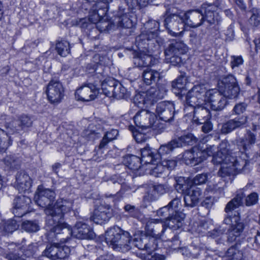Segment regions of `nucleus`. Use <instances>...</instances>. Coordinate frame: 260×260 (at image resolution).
I'll list each match as a JSON object with an SVG mask.
<instances>
[{
	"mask_svg": "<svg viewBox=\"0 0 260 260\" xmlns=\"http://www.w3.org/2000/svg\"><path fill=\"white\" fill-rule=\"evenodd\" d=\"M211 145L203 150L193 147L186 151L182 159L187 165L195 166L203 161L208 156H212V161L214 165H221L218 175L222 178L233 176L242 172L248 164L246 155L241 151L233 152L227 148L225 142L220 144L218 150Z\"/></svg>",
	"mask_w": 260,
	"mask_h": 260,
	"instance_id": "obj_1",
	"label": "nucleus"
},
{
	"mask_svg": "<svg viewBox=\"0 0 260 260\" xmlns=\"http://www.w3.org/2000/svg\"><path fill=\"white\" fill-rule=\"evenodd\" d=\"M73 201L70 199H58L53 208L45 210L47 215L46 229L49 232V238H55L61 242H65L72 233L69 225L63 222V215L73 208Z\"/></svg>",
	"mask_w": 260,
	"mask_h": 260,
	"instance_id": "obj_2",
	"label": "nucleus"
},
{
	"mask_svg": "<svg viewBox=\"0 0 260 260\" xmlns=\"http://www.w3.org/2000/svg\"><path fill=\"white\" fill-rule=\"evenodd\" d=\"M147 34H141L136 38L138 51L134 53V63L136 67H143L154 64L152 56L158 46H154V43H147Z\"/></svg>",
	"mask_w": 260,
	"mask_h": 260,
	"instance_id": "obj_3",
	"label": "nucleus"
},
{
	"mask_svg": "<svg viewBox=\"0 0 260 260\" xmlns=\"http://www.w3.org/2000/svg\"><path fill=\"white\" fill-rule=\"evenodd\" d=\"M105 240L108 245L116 250L125 252L131 249L129 234L119 227L114 226L107 231Z\"/></svg>",
	"mask_w": 260,
	"mask_h": 260,
	"instance_id": "obj_4",
	"label": "nucleus"
},
{
	"mask_svg": "<svg viewBox=\"0 0 260 260\" xmlns=\"http://www.w3.org/2000/svg\"><path fill=\"white\" fill-rule=\"evenodd\" d=\"M134 120L137 126L145 128H151L157 133H160L164 128L156 115L147 110L143 109L137 112Z\"/></svg>",
	"mask_w": 260,
	"mask_h": 260,
	"instance_id": "obj_5",
	"label": "nucleus"
},
{
	"mask_svg": "<svg viewBox=\"0 0 260 260\" xmlns=\"http://www.w3.org/2000/svg\"><path fill=\"white\" fill-rule=\"evenodd\" d=\"M218 89L227 99L236 98L239 92L240 87L235 77L229 75L223 77L218 82Z\"/></svg>",
	"mask_w": 260,
	"mask_h": 260,
	"instance_id": "obj_6",
	"label": "nucleus"
},
{
	"mask_svg": "<svg viewBox=\"0 0 260 260\" xmlns=\"http://www.w3.org/2000/svg\"><path fill=\"white\" fill-rule=\"evenodd\" d=\"M157 214L160 217V218L159 219H152L151 222L149 224H147L146 228H147V231L150 236L156 239H159L161 238L162 234L165 230L163 224L156 225L155 226H154L153 228L150 229L152 226L151 224L152 223H155L159 220L167 221L172 215V212L171 211H170L169 206H166L160 208L157 211Z\"/></svg>",
	"mask_w": 260,
	"mask_h": 260,
	"instance_id": "obj_7",
	"label": "nucleus"
},
{
	"mask_svg": "<svg viewBox=\"0 0 260 260\" xmlns=\"http://www.w3.org/2000/svg\"><path fill=\"white\" fill-rule=\"evenodd\" d=\"M207 90L204 84L194 86L186 95V105L193 108L205 105Z\"/></svg>",
	"mask_w": 260,
	"mask_h": 260,
	"instance_id": "obj_8",
	"label": "nucleus"
},
{
	"mask_svg": "<svg viewBox=\"0 0 260 260\" xmlns=\"http://www.w3.org/2000/svg\"><path fill=\"white\" fill-rule=\"evenodd\" d=\"M226 98L219 89H211L207 90L205 106L209 107L214 111L222 110L227 104Z\"/></svg>",
	"mask_w": 260,
	"mask_h": 260,
	"instance_id": "obj_9",
	"label": "nucleus"
},
{
	"mask_svg": "<svg viewBox=\"0 0 260 260\" xmlns=\"http://www.w3.org/2000/svg\"><path fill=\"white\" fill-rule=\"evenodd\" d=\"M218 6L214 4L204 3L201 7L205 23L207 26L216 25L221 21V17L217 12Z\"/></svg>",
	"mask_w": 260,
	"mask_h": 260,
	"instance_id": "obj_10",
	"label": "nucleus"
},
{
	"mask_svg": "<svg viewBox=\"0 0 260 260\" xmlns=\"http://www.w3.org/2000/svg\"><path fill=\"white\" fill-rule=\"evenodd\" d=\"M48 101L58 104L63 99L64 90L62 83L57 79H52L48 83L45 90Z\"/></svg>",
	"mask_w": 260,
	"mask_h": 260,
	"instance_id": "obj_11",
	"label": "nucleus"
},
{
	"mask_svg": "<svg viewBox=\"0 0 260 260\" xmlns=\"http://www.w3.org/2000/svg\"><path fill=\"white\" fill-rule=\"evenodd\" d=\"M178 11L175 13L169 15L164 20V25L168 32L173 37L181 36L184 30V23L180 20Z\"/></svg>",
	"mask_w": 260,
	"mask_h": 260,
	"instance_id": "obj_12",
	"label": "nucleus"
},
{
	"mask_svg": "<svg viewBox=\"0 0 260 260\" xmlns=\"http://www.w3.org/2000/svg\"><path fill=\"white\" fill-rule=\"evenodd\" d=\"M223 221L225 224L230 226L228 240L229 242H232L240 235L243 230L244 225L240 221L238 213L228 215L224 218Z\"/></svg>",
	"mask_w": 260,
	"mask_h": 260,
	"instance_id": "obj_13",
	"label": "nucleus"
},
{
	"mask_svg": "<svg viewBox=\"0 0 260 260\" xmlns=\"http://www.w3.org/2000/svg\"><path fill=\"white\" fill-rule=\"evenodd\" d=\"M179 18L182 22L190 27H199L203 24H205L204 17L200 10H190L186 12L179 10Z\"/></svg>",
	"mask_w": 260,
	"mask_h": 260,
	"instance_id": "obj_14",
	"label": "nucleus"
},
{
	"mask_svg": "<svg viewBox=\"0 0 260 260\" xmlns=\"http://www.w3.org/2000/svg\"><path fill=\"white\" fill-rule=\"evenodd\" d=\"M179 189H181L184 195V201L187 207H193L198 205L202 196L200 188L192 185L186 188L185 185L178 184Z\"/></svg>",
	"mask_w": 260,
	"mask_h": 260,
	"instance_id": "obj_15",
	"label": "nucleus"
},
{
	"mask_svg": "<svg viewBox=\"0 0 260 260\" xmlns=\"http://www.w3.org/2000/svg\"><path fill=\"white\" fill-rule=\"evenodd\" d=\"M162 96L158 95V91L154 88H150L146 92L138 93L134 98L135 104L141 108H148L151 106L158 99Z\"/></svg>",
	"mask_w": 260,
	"mask_h": 260,
	"instance_id": "obj_16",
	"label": "nucleus"
},
{
	"mask_svg": "<svg viewBox=\"0 0 260 260\" xmlns=\"http://www.w3.org/2000/svg\"><path fill=\"white\" fill-rule=\"evenodd\" d=\"M55 197V193L53 191L39 186L35 194L34 200L39 206L44 208L45 211L46 209L53 208Z\"/></svg>",
	"mask_w": 260,
	"mask_h": 260,
	"instance_id": "obj_17",
	"label": "nucleus"
},
{
	"mask_svg": "<svg viewBox=\"0 0 260 260\" xmlns=\"http://www.w3.org/2000/svg\"><path fill=\"white\" fill-rule=\"evenodd\" d=\"M32 124V120L31 118L27 115L23 114L18 116L17 119L7 123L6 127L10 133L20 134L27 131Z\"/></svg>",
	"mask_w": 260,
	"mask_h": 260,
	"instance_id": "obj_18",
	"label": "nucleus"
},
{
	"mask_svg": "<svg viewBox=\"0 0 260 260\" xmlns=\"http://www.w3.org/2000/svg\"><path fill=\"white\" fill-rule=\"evenodd\" d=\"M30 199L26 196L16 197L13 202V213L15 216L22 217L31 211Z\"/></svg>",
	"mask_w": 260,
	"mask_h": 260,
	"instance_id": "obj_19",
	"label": "nucleus"
},
{
	"mask_svg": "<svg viewBox=\"0 0 260 260\" xmlns=\"http://www.w3.org/2000/svg\"><path fill=\"white\" fill-rule=\"evenodd\" d=\"M72 233L69 237L71 235H73L75 237L78 239H92L94 237V233L91 228L88 226L86 223H83L81 221H78L76 224L73 230L71 228ZM69 238L65 242H61L60 240H57L59 241L60 243H63L67 242Z\"/></svg>",
	"mask_w": 260,
	"mask_h": 260,
	"instance_id": "obj_20",
	"label": "nucleus"
},
{
	"mask_svg": "<svg viewBox=\"0 0 260 260\" xmlns=\"http://www.w3.org/2000/svg\"><path fill=\"white\" fill-rule=\"evenodd\" d=\"M156 112L161 120L166 122L170 121L174 116V105L169 102H160L156 106Z\"/></svg>",
	"mask_w": 260,
	"mask_h": 260,
	"instance_id": "obj_21",
	"label": "nucleus"
},
{
	"mask_svg": "<svg viewBox=\"0 0 260 260\" xmlns=\"http://www.w3.org/2000/svg\"><path fill=\"white\" fill-rule=\"evenodd\" d=\"M99 93V90L94 85L89 84L78 89L75 96L78 100L87 102L94 100Z\"/></svg>",
	"mask_w": 260,
	"mask_h": 260,
	"instance_id": "obj_22",
	"label": "nucleus"
},
{
	"mask_svg": "<svg viewBox=\"0 0 260 260\" xmlns=\"http://www.w3.org/2000/svg\"><path fill=\"white\" fill-rule=\"evenodd\" d=\"M247 122V116L242 115L228 120L223 123L221 127V132L223 134H228L234 129L242 128Z\"/></svg>",
	"mask_w": 260,
	"mask_h": 260,
	"instance_id": "obj_23",
	"label": "nucleus"
},
{
	"mask_svg": "<svg viewBox=\"0 0 260 260\" xmlns=\"http://www.w3.org/2000/svg\"><path fill=\"white\" fill-rule=\"evenodd\" d=\"M131 17V13L125 12L124 9L120 7L114 19V25L122 28H131L134 25V22Z\"/></svg>",
	"mask_w": 260,
	"mask_h": 260,
	"instance_id": "obj_24",
	"label": "nucleus"
},
{
	"mask_svg": "<svg viewBox=\"0 0 260 260\" xmlns=\"http://www.w3.org/2000/svg\"><path fill=\"white\" fill-rule=\"evenodd\" d=\"M111 216V213L110 207L101 205L94 210L91 219L97 224H102L108 221Z\"/></svg>",
	"mask_w": 260,
	"mask_h": 260,
	"instance_id": "obj_25",
	"label": "nucleus"
},
{
	"mask_svg": "<svg viewBox=\"0 0 260 260\" xmlns=\"http://www.w3.org/2000/svg\"><path fill=\"white\" fill-rule=\"evenodd\" d=\"M31 184V179L25 172L21 171L17 173L15 186L20 192L28 190Z\"/></svg>",
	"mask_w": 260,
	"mask_h": 260,
	"instance_id": "obj_26",
	"label": "nucleus"
},
{
	"mask_svg": "<svg viewBox=\"0 0 260 260\" xmlns=\"http://www.w3.org/2000/svg\"><path fill=\"white\" fill-rule=\"evenodd\" d=\"M200 105L193 108L192 120L198 124H202L208 121L210 118V114L208 107Z\"/></svg>",
	"mask_w": 260,
	"mask_h": 260,
	"instance_id": "obj_27",
	"label": "nucleus"
},
{
	"mask_svg": "<svg viewBox=\"0 0 260 260\" xmlns=\"http://www.w3.org/2000/svg\"><path fill=\"white\" fill-rule=\"evenodd\" d=\"M244 196L245 194L243 189L238 190L235 197L226 204L224 209L225 212L228 213L242 206Z\"/></svg>",
	"mask_w": 260,
	"mask_h": 260,
	"instance_id": "obj_28",
	"label": "nucleus"
},
{
	"mask_svg": "<svg viewBox=\"0 0 260 260\" xmlns=\"http://www.w3.org/2000/svg\"><path fill=\"white\" fill-rule=\"evenodd\" d=\"M185 217V215L183 213H174L166 221L167 224L170 229L176 230L182 225Z\"/></svg>",
	"mask_w": 260,
	"mask_h": 260,
	"instance_id": "obj_29",
	"label": "nucleus"
},
{
	"mask_svg": "<svg viewBox=\"0 0 260 260\" xmlns=\"http://www.w3.org/2000/svg\"><path fill=\"white\" fill-rule=\"evenodd\" d=\"M141 161L144 163L146 167L148 165H152L154 161L159 159L158 155L157 154H154L148 147L141 149Z\"/></svg>",
	"mask_w": 260,
	"mask_h": 260,
	"instance_id": "obj_30",
	"label": "nucleus"
},
{
	"mask_svg": "<svg viewBox=\"0 0 260 260\" xmlns=\"http://www.w3.org/2000/svg\"><path fill=\"white\" fill-rule=\"evenodd\" d=\"M197 141V138L192 134H188L172 140V143L175 146L180 147L186 145H192Z\"/></svg>",
	"mask_w": 260,
	"mask_h": 260,
	"instance_id": "obj_31",
	"label": "nucleus"
},
{
	"mask_svg": "<svg viewBox=\"0 0 260 260\" xmlns=\"http://www.w3.org/2000/svg\"><path fill=\"white\" fill-rule=\"evenodd\" d=\"M125 163L129 169L134 171L146 168L144 164H142L141 159L134 155L127 156L125 158Z\"/></svg>",
	"mask_w": 260,
	"mask_h": 260,
	"instance_id": "obj_32",
	"label": "nucleus"
},
{
	"mask_svg": "<svg viewBox=\"0 0 260 260\" xmlns=\"http://www.w3.org/2000/svg\"><path fill=\"white\" fill-rule=\"evenodd\" d=\"M98 3L93 4L92 8L89 10V19L90 20L95 23L98 20H102V18L105 16L107 13L106 7H103L101 9H97Z\"/></svg>",
	"mask_w": 260,
	"mask_h": 260,
	"instance_id": "obj_33",
	"label": "nucleus"
},
{
	"mask_svg": "<svg viewBox=\"0 0 260 260\" xmlns=\"http://www.w3.org/2000/svg\"><path fill=\"white\" fill-rule=\"evenodd\" d=\"M4 163L5 168L7 170H15L20 168L21 160L15 155H10L5 157L4 159Z\"/></svg>",
	"mask_w": 260,
	"mask_h": 260,
	"instance_id": "obj_34",
	"label": "nucleus"
},
{
	"mask_svg": "<svg viewBox=\"0 0 260 260\" xmlns=\"http://www.w3.org/2000/svg\"><path fill=\"white\" fill-rule=\"evenodd\" d=\"M142 77L144 82L147 85L155 83L159 78V73L155 71L147 68L143 71Z\"/></svg>",
	"mask_w": 260,
	"mask_h": 260,
	"instance_id": "obj_35",
	"label": "nucleus"
},
{
	"mask_svg": "<svg viewBox=\"0 0 260 260\" xmlns=\"http://www.w3.org/2000/svg\"><path fill=\"white\" fill-rule=\"evenodd\" d=\"M154 164L152 163V165H148L146 169H149V174L155 177H163L168 175V171L167 169L165 168L161 162L158 164L156 166H152Z\"/></svg>",
	"mask_w": 260,
	"mask_h": 260,
	"instance_id": "obj_36",
	"label": "nucleus"
},
{
	"mask_svg": "<svg viewBox=\"0 0 260 260\" xmlns=\"http://www.w3.org/2000/svg\"><path fill=\"white\" fill-rule=\"evenodd\" d=\"M152 30H150L147 32H143L142 34H147V37L146 39V42L147 43H153V40L157 36V30L158 29L159 27V23L155 20H150L147 23Z\"/></svg>",
	"mask_w": 260,
	"mask_h": 260,
	"instance_id": "obj_37",
	"label": "nucleus"
},
{
	"mask_svg": "<svg viewBox=\"0 0 260 260\" xmlns=\"http://www.w3.org/2000/svg\"><path fill=\"white\" fill-rule=\"evenodd\" d=\"M256 138L255 135L250 132L247 133L243 138L240 139L238 142V145L242 147L243 150L246 151L250 148V145L255 143Z\"/></svg>",
	"mask_w": 260,
	"mask_h": 260,
	"instance_id": "obj_38",
	"label": "nucleus"
},
{
	"mask_svg": "<svg viewBox=\"0 0 260 260\" xmlns=\"http://www.w3.org/2000/svg\"><path fill=\"white\" fill-rule=\"evenodd\" d=\"M185 44L181 42L175 41L172 43L166 49L165 53L166 56H170L173 54L183 53Z\"/></svg>",
	"mask_w": 260,
	"mask_h": 260,
	"instance_id": "obj_39",
	"label": "nucleus"
},
{
	"mask_svg": "<svg viewBox=\"0 0 260 260\" xmlns=\"http://www.w3.org/2000/svg\"><path fill=\"white\" fill-rule=\"evenodd\" d=\"M71 46L69 43L64 40L57 41L56 44L55 49L58 55L65 57L70 53Z\"/></svg>",
	"mask_w": 260,
	"mask_h": 260,
	"instance_id": "obj_40",
	"label": "nucleus"
},
{
	"mask_svg": "<svg viewBox=\"0 0 260 260\" xmlns=\"http://www.w3.org/2000/svg\"><path fill=\"white\" fill-rule=\"evenodd\" d=\"M116 81L111 79L105 81L102 84V87L104 93L107 96L114 97Z\"/></svg>",
	"mask_w": 260,
	"mask_h": 260,
	"instance_id": "obj_41",
	"label": "nucleus"
},
{
	"mask_svg": "<svg viewBox=\"0 0 260 260\" xmlns=\"http://www.w3.org/2000/svg\"><path fill=\"white\" fill-rule=\"evenodd\" d=\"M58 243L54 242L49 246H47L43 252V255L51 259L55 260L58 258Z\"/></svg>",
	"mask_w": 260,
	"mask_h": 260,
	"instance_id": "obj_42",
	"label": "nucleus"
},
{
	"mask_svg": "<svg viewBox=\"0 0 260 260\" xmlns=\"http://www.w3.org/2000/svg\"><path fill=\"white\" fill-rule=\"evenodd\" d=\"M12 144V141L7 134L0 128V152H4Z\"/></svg>",
	"mask_w": 260,
	"mask_h": 260,
	"instance_id": "obj_43",
	"label": "nucleus"
},
{
	"mask_svg": "<svg viewBox=\"0 0 260 260\" xmlns=\"http://www.w3.org/2000/svg\"><path fill=\"white\" fill-rule=\"evenodd\" d=\"M129 96V92L126 88L121 83L116 81L114 97L117 99L126 98Z\"/></svg>",
	"mask_w": 260,
	"mask_h": 260,
	"instance_id": "obj_44",
	"label": "nucleus"
},
{
	"mask_svg": "<svg viewBox=\"0 0 260 260\" xmlns=\"http://www.w3.org/2000/svg\"><path fill=\"white\" fill-rule=\"evenodd\" d=\"M147 239L146 238L145 239V241L142 240L141 238H135L133 240H132L130 239V243L128 244L131 248L132 247V245H134L135 247H138L140 249H145L147 250H152L154 249V248H152L150 246V245L146 242Z\"/></svg>",
	"mask_w": 260,
	"mask_h": 260,
	"instance_id": "obj_45",
	"label": "nucleus"
},
{
	"mask_svg": "<svg viewBox=\"0 0 260 260\" xmlns=\"http://www.w3.org/2000/svg\"><path fill=\"white\" fill-rule=\"evenodd\" d=\"M125 1L129 8L133 10L146 7L148 4L149 0H125Z\"/></svg>",
	"mask_w": 260,
	"mask_h": 260,
	"instance_id": "obj_46",
	"label": "nucleus"
},
{
	"mask_svg": "<svg viewBox=\"0 0 260 260\" xmlns=\"http://www.w3.org/2000/svg\"><path fill=\"white\" fill-rule=\"evenodd\" d=\"M185 79L183 77L178 78L175 81L172 82V86L174 92L176 93L182 92L184 88Z\"/></svg>",
	"mask_w": 260,
	"mask_h": 260,
	"instance_id": "obj_47",
	"label": "nucleus"
},
{
	"mask_svg": "<svg viewBox=\"0 0 260 260\" xmlns=\"http://www.w3.org/2000/svg\"><path fill=\"white\" fill-rule=\"evenodd\" d=\"M178 148L175 146L174 144H173L172 140L168 144L164 145H161L158 150V155L159 157L161 155H164L170 153L174 149Z\"/></svg>",
	"mask_w": 260,
	"mask_h": 260,
	"instance_id": "obj_48",
	"label": "nucleus"
},
{
	"mask_svg": "<svg viewBox=\"0 0 260 260\" xmlns=\"http://www.w3.org/2000/svg\"><path fill=\"white\" fill-rule=\"evenodd\" d=\"M167 206H169L170 211H171L172 214L182 213L179 211L181 207V200L179 198H176L174 199Z\"/></svg>",
	"mask_w": 260,
	"mask_h": 260,
	"instance_id": "obj_49",
	"label": "nucleus"
},
{
	"mask_svg": "<svg viewBox=\"0 0 260 260\" xmlns=\"http://www.w3.org/2000/svg\"><path fill=\"white\" fill-rule=\"evenodd\" d=\"M227 260H241L242 254L235 248L230 247L227 251Z\"/></svg>",
	"mask_w": 260,
	"mask_h": 260,
	"instance_id": "obj_50",
	"label": "nucleus"
},
{
	"mask_svg": "<svg viewBox=\"0 0 260 260\" xmlns=\"http://www.w3.org/2000/svg\"><path fill=\"white\" fill-rule=\"evenodd\" d=\"M209 225L208 222L202 221L198 224L197 228L195 229V231L202 236H207L208 232H209L208 231L209 228Z\"/></svg>",
	"mask_w": 260,
	"mask_h": 260,
	"instance_id": "obj_51",
	"label": "nucleus"
},
{
	"mask_svg": "<svg viewBox=\"0 0 260 260\" xmlns=\"http://www.w3.org/2000/svg\"><path fill=\"white\" fill-rule=\"evenodd\" d=\"M22 228L28 232H36L39 230V226L36 222L26 221L22 223Z\"/></svg>",
	"mask_w": 260,
	"mask_h": 260,
	"instance_id": "obj_52",
	"label": "nucleus"
},
{
	"mask_svg": "<svg viewBox=\"0 0 260 260\" xmlns=\"http://www.w3.org/2000/svg\"><path fill=\"white\" fill-rule=\"evenodd\" d=\"M258 200V194L255 192H253L248 195L245 199V205L247 206H251L255 205Z\"/></svg>",
	"mask_w": 260,
	"mask_h": 260,
	"instance_id": "obj_53",
	"label": "nucleus"
},
{
	"mask_svg": "<svg viewBox=\"0 0 260 260\" xmlns=\"http://www.w3.org/2000/svg\"><path fill=\"white\" fill-rule=\"evenodd\" d=\"M70 253V249L67 246H60L58 244V258L64 259Z\"/></svg>",
	"mask_w": 260,
	"mask_h": 260,
	"instance_id": "obj_54",
	"label": "nucleus"
},
{
	"mask_svg": "<svg viewBox=\"0 0 260 260\" xmlns=\"http://www.w3.org/2000/svg\"><path fill=\"white\" fill-rule=\"evenodd\" d=\"M208 176L207 174H201L196 176L193 179V182L196 185L204 184L207 180Z\"/></svg>",
	"mask_w": 260,
	"mask_h": 260,
	"instance_id": "obj_55",
	"label": "nucleus"
},
{
	"mask_svg": "<svg viewBox=\"0 0 260 260\" xmlns=\"http://www.w3.org/2000/svg\"><path fill=\"white\" fill-rule=\"evenodd\" d=\"M250 23L253 26H257L260 24V13L257 11L253 12L249 19Z\"/></svg>",
	"mask_w": 260,
	"mask_h": 260,
	"instance_id": "obj_56",
	"label": "nucleus"
},
{
	"mask_svg": "<svg viewBox=\"0 0 260 260\" xmlns=\"http://www.w3.org/2000/svg\"><path fill=\"white\" fill-rule=\"evenodd\" d=\"M161 162L165 168L167 169L168 173L170 170L173 169L177 164L176 161L174 159H164Z\"/></svg>",
	"mask_w": 260,
	"mask_h": 260,
	"instance_id": "obj_57",
	"label": "nucleus"
},
{
	"mask_svg": "<svg viewBox=\"0 0 260 260\" xmlns=\"http://www.w3.org/2000/svg\"><path fill=\"white\" fill-rule=\"evenodd\" d=\"M224 232L225 230L223 229H221V227H219L208 232L207 236L210 237L212 238H215L223 235Z\"/></svg>",
	"mask_w": 260,
	"mask_h": 260,
	"instance_id": "obj_58",
	"label": "nucleus"
},
{
	"mask_svg": "<svg viewBox=\"0 0 260 260\" xmlns=\"http://www.w3.org/2000/svg\"><path fill=\"white\" fill-rule=\"evenodd\" d=\"M153 191L159 193L164 194L167 192L169 189V187L167 184H156L152 186Z\"/></svg>",
	"mask_w": 260,
	"mask_h": 260,
	"instance_id": "obj_59",
	"label": "nucleus"
},
{
	"mask_svg": "<svg viewBox=\"0 0 260 260\" xmlns=\"http://www.w3.org/2000/svg\"><path fill=\"white\" fill-rule=\"evenodd\" d=\"M179 54H173L170 56H166L167 59L172 66H177L181 61V58L179 56Z\"/></svg>",
	"mask_w": 260,
	"mask_h": 260,
	"instance_id": "obj_60",
	"label": "nucleus"
},
{
	"mask_svg": "<svg viewBox=\"0 0 260 260\" xmlns=\"http://www.w3.org/2000/svg\"><path fill=\"white\" fill-rule=\"evenodd\" d=\"M190 42L194 45H198L201 43V38L194 31H190L189 34Z\"/></svg>",
	"mask_w": 260,
	"mask_h": 260,
	"instance_id": "obj_61",
	"label": "nucleus"
},
{
	"mask_svg": "<svg viewBox=\"0 0 260 260\" xmlns=\"http://www.w3.org/2000/svg\"><path fill=\"white\" fill-rule=\"evenodd\" d=\"M247 105L244 103H240L236 104L233 109L234 112L236 114H240L243 113L246 110Z\"/></svg>",
	"mask_w": 260,
	"mask_h": 260,
	"instance_id": "obj_62",
	"label": "nucleus"
},
{
	"mask_svg": "<svg viewBox=\"0 0 260 260\" xmlns=\"http://www.w3.org/2000/svg\"><path fill=\"white\" fill-rule=\"evenodd\" d=\"M169 243L170 244H168V246L172 249L176 250L180 248V242L178 236H175Z\"/></svg>",
	"mask_w": 260,
	"mask_h": 260,
	"instance_id": "obj_63",
	"label": "nucleus"
},
{
	"mask_svg": "<svg viewBox=\"0 0 260 260\" xmlns=\"http://www.w3.org/2000/svg\"><path fill=\"white\" fill-rule=\"evenodd\" d=\"M118 135V131L115 129H112L110 131L106 132V133L104 135V137H105L107 139L109 140V141L111 142L116 139Z\"/></svg>",
	"mask_w": 260,
	"mask_h": 260,
	"instance_id": "obj_64",
	"label": "nucleus"
}]
</instances>
